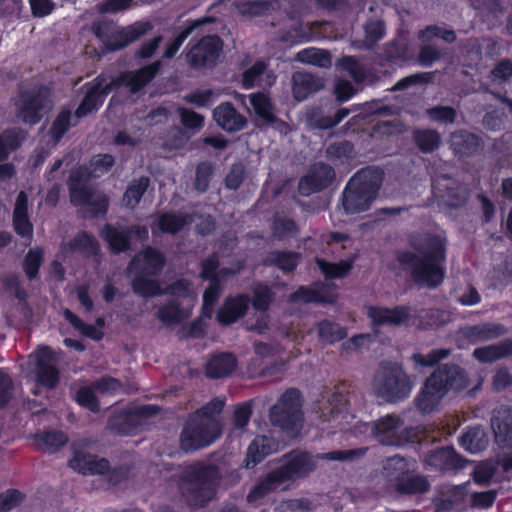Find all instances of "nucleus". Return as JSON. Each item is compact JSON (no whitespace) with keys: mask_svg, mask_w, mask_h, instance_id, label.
I'll return each instance as SVG.
<instances>
[{"mask_svg":"<svg viewBox=\"0 0 512 512\" xmlns=\"http://www.w3.org/2000/svg\"><path fill=\"white\" fill-rule=\"evenodd\" d=\"M216 471L213 467L195 464L182 473L179 488L187 503L198 507L204 505L214 493Z\"/></svg>","mask_w":512,"mask_h":512,"instance_id":"obj_6","label":"nucleus"},{"mask_svg":"<svg viewBox=\"0 0 512 512\" xmlns=\"http://www.w3.org/2000/svg\"><path fill=\"white\" fill-rule=\"evenodd\" d=\"M237 361L230 353L214 355L207 364L206 373L209 377L220 378L229 375L236 367Z\"/></svg>","mask_w":512,"mask_h":512,"instance_id":"obj_36","label":"nucleus"},{"mask_svg":"<svg viewBox=\"0 0 512 512\" xmlns=\"http://www.w3.org/2000/svg\"><path fill=\"white\" fill-rule=\"evenodd\" d=\"M322 87L323 82L311 74L297 72L293 75V94L298 101L306 99L308 95Z\"/></svg>","mask_w":512,"mask_h":512,"instance_id":"obj_34","label":"nucleus"},{"mask_svg":"<svg viewBox=\"0 0 512 512\" xmlns=\"http://www.w3.org/2000/svg\"><path fill=\"white\" fill-rule=\"evenodd\" d=\"M113 163L112 156L97 155L92 158L89 168L74 172L69 182L71 201L94 215L104 213L108 208V199L103 193L93 190L89 180L108 172Z\"/></svg>","mask_w":512,"mask_h":512,"instance_id":"obj_3","label":"nucleus"},{"mask_svg":"<svg viewBox=\"0 0 512 512\" xmlns=\"http://www.w3.org/2000/svg\"><path fill=\"white\" fill-rule=\"evenodd\" d=\"M72 116L69 110H63L58 115L51 128L52 136L58 140L62 135L69 129L71 125L75 123L71 122Z\"/></svg>","mask_w":512,"mask_h":512,"instance_id":"obj_59","label":"nucleus"},{"mask_svg":"<svg viewBox=\"0 0 512 512\" xmlns=\"http://www.w3.org/2000/svg\"><path fill=\"white\" fill-rule=\"evenodd\" d=\"M213 118L222 129L229 132L239 131L246 124L245 118L229 103H223L216 107L213 111Z\"/></svg>","mask_w":512,"mask_h":512,"instance_id":"obj_28","label":"nucleus"},{"mask_svg":"<svg viewBox=\"0 0 512 512\" xmlns=\"http://www.w3.org/2000/svg\"><path fill=\"white\" fill-rule=\"evenodd\" d=\"M449 355L448 349H435L424 355L416 353L412 356L413 361L418 367H430L445 359Z\"/></svg>","mask_w":512,"mask_h":512,"instance_id":"obj_54","label":"nucleus"},{"mask_svg":"<svg viewBox=\"0 0 512 512\" xmlns=\"http://www.w3.org/2000/svg\"><path fill=\"white\" fill-rule=\"evenodd\" d=\"M131 233L139 240H145L148 237V229L146 227L136 226L129 232L111 225L105 226L102 236L108 242L111 250L117 253L124 251L128 247V238Z\"/></svg>","mask_w":512,"mask_h":512,"instance_id":"obj_23","label":"nucleus"},{"mask_svg":"<svg viewBox=\"0 0 512 512\" xmlns=\"http://www.w3.org/2000/svg\"><path fill=\"white\" fill-rule=\"evenodd\" d=\"M271 262H274L280 269L291 271L298 263V255L295 253H276L272 255Z\"/></svg>","mask_w":512,"mask_h":512,"instance_id":"obj_63","label":"nucleus"},{"mask_svg":"<svg viewBox=\"0 0 512 512\" xmlns=\"http://www.w3.org/2000/svg\"><path fill=\"white\" fill-rule=\"evenodd\" d=\"M450 142L455 152L460 154L476 152L480 146L479 139L465 131L453 133Z\"/></svg>","mask_w":512,"mask_h":512,"instance_id":"obj_40","label":"nucleus"},{"mask_svg":"<svg viewBox=\"0 0 512 512\" xmlns=\"http://www.w3.org/2000/svg\"><path fill=\"white\" fill-rule=\"evenodd\" d=\"M445 246L444 237L432 236L419 250V255L406 253L401 255L400 261L410 268L416 282L435 287L444 278Z\"/></svg>","mask_w":512,"mask_h":512,"instance_id":"obj_4","label":"nucleus"},{"mask_svg":"<svg viewBox=\"0 0 512 512\" xmlns=\"http://www.w3.org/2000/svg\"><path fill=\"white\" fill-rule=\"evenodd\" d=\"M382 182V173L377 169H364L348 182L343 193V208L348 214L367 210L376 198Z\"/></svg>","mask_w":512,"mask_h":512,"instance_id":"obj_5","label":"nucleus"},{"mask_svg":"<svg viewBox=\"0 0 512 512\" xmlns=\"http://www.w3.org/2000/svg\"><path fill=\"white\" fill-rule=\"evenodd\" d=\"M512 75V62L509 60L501 61L491 72L492 81L502 83Z\"/></svg>","mask_w":512,"mask_h":512,"instance_id":"obj_64","label":"nucleus"},{"mask_svg":"<svg viewBox=\"0 0 512 512\" xmlns=\"http://www.w3.org/2000/svg\"><path fill=\"white\" fill-rule=\"evenodd\" d=\"M437 38H441L446 42H453L455 40V34L452 30H442L436 26L427 27L420 34L423 47L419 59L423 65H431L439 57V52L430 46V43Z\"/></svg>","mask_w":512,"mask_h":512,"instance_id":"obj_22","label":"nucleus"},{"mask_svg":"<svg viewBox=\"0 0 512 512\" xmlns=\"http://www.w3.org/2000/svg\"><path fill=\"white\" fill-rule=\"evenodd\" d=\"M89 442L79 440L72 445L73 457L69 461V466L82 474H103L108 468V461L103 458H97L89 452Z\"/></svg>","mask_w":512,"mask_h":512,"instance_id":"obj_16","label":"nucleus"},{"mask_svg":"<svg viewBox=\"0 0 512 512\" xmlns=\"http://www.w3.org/2000/svg\"><path fill=\"white\" fill-rule=\"evenodd\" d=\"M384 35V25L381 21H371L365 26V42L368 46L373 45Z\"/></svg>","mask_w":512,"mask_h":512,"instance_id":"obj_62","label":"nucleus"},{"mask_svg":"<svg viewBox=\"0 0 512 512\" xmlns=\"http://www.w3.org/2000/svg\"><path fill=\"white\" fill-rule=\"evenodd\" d=\"M460 445L470 453H477L487 447L488 436L482 428L473 427L461 436Z\"/></svg>","mask_w":512,"mask_h":512,"instance_id":"obj_37","label":"nucleus"},{"mask_svg":"<svg viewBox=\"0 0 512 512\" xmlns=\"http://www.w3.org/2000/svg\"><path fill=\"white\" fill-rule=\"evenodd\" d=\"M319 269L325 275L326 278L334 279L341 278L348 274L351 269V263L349 261H340L339 263H329L324 260H317Z\"/></svg>","mask_w":512,"mask_h":512,"instance_id":"obj_51","label":"nucleus"},{"mask_svg":"<svg viewBox=\"0 0 512 512\" xmlns=\"http://www.w3.org/2000/svg\"><path fill=\"white\" fill-rule=\"evenodd\" d=\"M247 296L227 298L217 313V319L222 324H231L242 317L248 308Z\"/></svg>","mask_w":512,"mask_h":512,"instance_id":"obj_29","label":"nucleus"},{"mask_svg":"<svg viewBox=\"0 0 512 512\" xmlns=\"http://www.w3.org/2000/svg\"><path fill=\"white\" fill-rule=\"evenodd\" d=\"M393 488L406 494L422 493L427 490L428 483L423 477L411 476L407 473L404 478L393 486Z\"/></svg>","mask_w":512,"mask_h":512,"instance_id":"obj_44","label":"nucleus"},{"mask_svg":"<svg viewBox=\"0 0 512 512\" xmlns=\"http://www.w3.org/2000/svg\"><path fill=\"white\" fill-rule=\"evenodd\" d=\"M318 335L323 342L333 343L343 339L347 335V332L337 324L323 321L318 325Z\"/></svg>","mask_w":512,"mask_h":512,"instance_id":"obj_50","label":"nucleus"},{"mask_svg":"<svg viewBox=\"0 0 512 512\" xmlns=\"http://www.w3.org/2000/svg\"><path fill=\"white\" fill-rule=\"evenodd\" d=\"M512 355V340L478 347L473 351V357L481 363H491Z\"/></svg>","mask_w":512,"mask_h":512,"instance_id":"obj_32","label":"nucleus"},{"mask_svg":"<svg viewBox=\"0 0 512 512\" xmlns=\"http://www.w3.org/2000/svg\"><path fill=\"white\" fill-rule=\"evenodd\" d=\"M427 464L441 470L461 469L465 466L463 460L453 448H442L432 452L426 460Z\"/></svg>","mask_w":512,"mask_h":512,"instance_id":"obj_31","label":"nucleus"},{"mask_svg":"<svg viewBox=\"0 0 512 512\" xmlns=\"http://www.w3.org/2000/svg\"><path fill=\"white\" fill-rule=\"evenodd\" d=\"M35 439L38 448L49 453L57 451L68 440L63 432H44L37 434Z\"/></svg>","mask_w":512,"mask_h":512,"instance_id":"obj_42","label":"nucleus"},{"mask_svg":"<svg viewBox=\"0 0 512 512\" xmlns=\"http://www.w3.org/2000/svg\"><path fill=\"white\" fill-rule=\"evenodd\" d=\"M277 450L276 443L269 437L258 436L249 445L246 467H251L263 460L264 457Z\"/></svg>","mask_w":512,"mask_h":512,"instance_id":"obj_33","label":"nucleus"},{"mask_svg":"<svg viewBox=\"0 0 512 512\" xmlns=\"http://www.w3.org/2000/svg\"><path fill=\"white\" fill-rule=\"evenodd\" d=\"M497 497L496 490H487L483 492H474L469 496V504L472 508L488 509L490 508Z\"/></svg>","mask_w":512,"mask_h":512,"instance_id":"obj_55","label":"nucleus"},{"mask_svg":"<svg viewBox=\"0 0 512 512\" xmlns=\"http://www.w3.org/2000/svg\"><path fill=\"white\" fill-rule=\"evenodd\" d=\"M506 333V328L497 323H482L468 326L460 331V336L469 343L474 344L496 339Z\"/></svg>","mask_w":512,"mask_h":512,"instance_id":"obj_25","label":"nucleus"},{"mask_svg":"<svg viewBox=\"0 0 512 512\" xmlns=\"http://www.w3.org/2000/svg\"><path fill=\"white\" fill-rule=\"evenodd\" d=\"M169 293L179 299L181 298L182 301L178 305L172 303L162 307L158 312V317L164 324L173 325L189 317L196 301L197 293L184 280L174 283L169 288Z\"/></svg>","mask_w":512,"mask_h":512,"instance_id":"obj_12","label":"nucleus"},{"mask_svg":"<svg viewBox=\"0 0 512 512\" xmlns=\"http://www.w3.org/2000/svg\"><path fill=\"white\" fill-rule=\"evenodd\" d=\"M334 178V171L330 166L319 163L315 164L308 175L304 176L299 183L300 192L308 195L325 187Z\"/></svg>","mask_w":512,"mask_h":512,"instance_id":"obj_24","label":"nucleus"},{"mask_svg":"<svg viewBox=\"0 0 512 512\" xmlns=\"http://www.w3.org/2000/svg\"><path fill=\"white\" fill-rule=\"evenodd\" d=\"M402 426L403 422L399 417L387 415L373 424L361 423L359 429L361 431L370 430L372 436L382 444L399 446L404 441L400 436Z\"/></svg>","mask_w":512,"mask_h":512,"instance_id":"obj_17","label":"nucleus"},{"mask_svg":"<svg viewBox=\"0 0 512 512\" xmlns=\"http://www.w3.org/2000/svg\"><path fill=\"white\" fill-rule=\"evenodd\" d=\"M296 59L299 62L312 64L319 67H328L331 64L329 54L324 50L316 48H308L298 52Z\"/></svg>","mask_w":512,"mask_h":512,"instance_id":"obj_45","label":"nucleus"},{"mask_svg":"<svg viewBox=\"0 0 512 512\" xmlns=\"http://www.w3.org/2000/svg\"><path fill=\"white\" fill-rule=\"evenodd\" d=\"M270 418L274 425L285 430L290 436H296L303 421L299 392L295 389L287 390L271 408Z\"/></svg>","mask_w":512,"mask_h":512,"instance_id":"obj_10","label":"nucleus"},{"mask_svg":"<svg viewBox=\"0 0 512 512\" xmlns=\"http://www.w3.org/2000/svg\"><path fill=\"white\" fill-rule=\"evenodd\" d=\"M499 462L496 464L492 460L479 462L472 471V478L476 484L487 485L496 476Z\"/></svg>","mask_w":512,"mask_h":512,"instance_id":"obj_43","label":"nucleus"},{"mask_svg":"<svg viewBox=\"0 0 512 512\" xmlns=\"http://www.w3.org/2000/svg\"><path fill=\"white\" fill-rule=\"evenodd\" d=\"M411 467L408 461L399 456H394L385 462L383 473L393 487L397 482L409 473Z\"/></svg>","mask_w":512,"mask_h":512,"instance_id":"obj_38","label":"nucleus"},{"mask_svg":"<svg viewBox=\"0 0 512 512\" xmlns=\"http://www.w3.org/2000/svg\"><path fill=\"white\" fill-rule=\"evenodd\" d=\"M28 199L24 192H20L16 198L13 211V226L17 234L31 238L32 224L28 217Z\"/></svg>","mask_w":512,"mask_h":512,"instance_id":"obj_30","label":"nucleus"},{"mask_svg":"<svg viewBox=\"0 0 512 512\" xmlns=\"http://www.w3.org/2000/svg\"><path fill=\"white\" fill-rule=\"evenodd\" d=\"M95 392V387H82L77 393V402L90 411L97 412L99 410V406Z\"/></svg>","mask_w":512,"mask_h":512,"instance_id":"obj_58","label":"nucleus"},{"mask_svg":"<svg viewBox=\"0 0 512 512\" xmlns=\"http://www.w3.org/2000/svg\"><path fill=\"white\" fill-rule=\"evenodd\" d=\"M160 68V62H154L145 66L138 71L128 72L120 75L117 79L109 80L101 75L97 77L93 84L89 86L86 96L76 110L74 118L79 119L88 113L97 110L103 103L105 96L113 87H125L130 92L136 93L140 91L147 83H149Z\"/></svg>","mask_w":512,"mask_h":512,"instance_id":"obj_2","label":"nucleus"},{"mask_svg":"<svg viewBox=\"0 0 512 512\" xmlns=\"http://www.w3.org/2000/svg\"><path fill=\"white\" fill-rule=\"evenodd\" d=\"M335 299L334 294L324 295L323 292L318 290H311L305 287L299 288L292 296L293 302H325L331 303Z\"/></svg>","mask_w":512,"mask_h":512,"instance_id":"obj_49","label":"nucleus"},{"mask_svg":"<svg viewBox=\"0 0 512 512\" xmlns=\"http://www.w3.org/2000/svg\"><path fill=\"white\" fill-rule=\"evenodd\" d=\"M63 250L69 249L71 252H79L86 256L96 255L99 247L97 241L85 232L75 236L72 242L64 245Z\"/></svg>","mask_w":512,"mask_h":512,"instance_id":"obj_41","label":"nucleus"},{"mask_svg":"<svg viewBox=\"0 0 512 512\" xmlns=\"http://www.w3.org/2000/svg\"><path fill=\"white\" fill-rule=\"evenodd\" d=\"M222 426L217 419L202 420L193 416L186 424L181 435V446L190 451L213 443L221 434Z\"/></svg>","mask_w":512,"mask_h":512,"instance_id":"obj_11","label":"nucleus"},{"mask_svg":"<svg viewBox=\"0 0 512 512\" xmlns=\"http://www.w3.org/2000/svg\"><path fill=\"white\" fill-rule=\"evenodd\" d=\"M35 363L36 380L42 386L53 388L58 382L57 357L48 347H40L30 356Z\"/></svg>","mask_w":512,"mask_h":512,"instance_id":"obj_19","label":"nucleus"},{"mask_svg":"<svg viewBox=\"0 0 512 512\" xmlns=\"http://www.w3.org/2000/svg\"><path fill=\"white\" fill-rule=\"evenodd\" d=\"M415 141L423 152H431L438 148L440 137L433 130H419L414 133Z\"/></svg>","mask_w":512,"mask_h":512,"instance_id":"obj_52","label":"nucleus"},{"mask_svg":"<svg viewBox=\"0 0 512 512\" xmlns=\"http://www.w3.org/2000/svg\"><path fill=\"white\" fill-rule=\"evenodd\" d=\"M163 265L164 257L159 251L147 248L139 253L130 265V273L134 276V291L143 296L159 294L161 289L150 276L157 274Z\"/></svg>","mask_w":512,"mask_h":512,"instance_id":"obj_7","label":"nucleus"},{"mask_svg":"<svg viewBox=\"0 0 512 512\" xmlns=\"http://www.w3.org/2000/svg\"><path fill=\"white\" fill-rule=\"evenodd\" d=\"M492 429L500 447H512V410H498L492 418Z\"/></svg>","mask_w":512,"mask_h":512,"instance_id":"obj_27","label":"nucleus"},{"mask_svg":"<svg viewBox=\"0 0 512 512\" xmlns=\"http://www.w3.org/2000/svg\"><path fill=\"white\" fill-rule=\"evenodd\" d=\"M188 223L187 217L166 213L158 217V229L160 232L176 233Z\"/></svg>","mask_w":512,"mask_h":512,"instance_id":"obj_48","label":"nucleus"},{"mask_svg":"<svg viewBox=\"0 0 512 512\" xmlns=\"http://www.w3.org/2000/svg\"><path fill=\"white\" fill-rule=\"evenodd\" d=\"M218 265V260L215 256L208 258L203 263L202 277L210 279V286L205 290L203 295V314L210 318L213 311V305L220 294V282L227 276L238 272L241 266L237 264L233 269L222 268L219 272H215Z\"/></svg>","mask_w":512,"mask_h":512,"instance_id":"obj_15","label":"nucleus"},{"mask_svg":"<svg viewBox=\"0 0 512 512\" xmlns=\"http://www.w3.org/2000/svg\"><path fill=\"white\" fill-rule=\"evenodd\" d=\"M265 69V64L261 61L256 62L251 68L247 69L242 78V84L245 89H250L256 84L262 85L261 75Z\"/></svg>","mask_w":512,"mask_h":512,"instance_id":"obj_56","label":"nucleus"},{"mask_svg":"<svg viewBox=\"0 0 512 512\" xmlns=\"http://www.w3.org/2000/svg\"><path fill=\"white\" fill-rule=\"evenodd\" d=\"M205 21H196L177 34L166 46L164 57L172 58L182 46L186 38L193 33Z\"/></svg>","mask_w":512,"mask_h":512,"instance_id":"obj_53","label":"nucleus"},{"mask_svg":"<svg viewBox=\"0 0 512 512\" xmlns=\"http://www.w3.org/2000/svg\"><path fill=\"white\" fill-rule=\"evenodd\" d=\"M149 185L148 178L142 177L137 181L133 182L124 194L123 201L129 208H134L139 203L143 193L146 191Z\"/></svg>","mask_w":512,"mask_h":512,"instance_id":"obj_47","label":"nucleus"},{"mask_svg":"<svg viewBox=\"0 0 512 512\" xmlns=\"http://www.w3.org/2000/svg\"><path fill=\"white\" fill-rule=\"evenodd\" d=\"M22 500L23 496L19 491L7 490L0 494V512H6L17 507Z\"/></svg>","mask_w":512,"mask_h":512,"instance_id":"obj_60","label":"nucleus"},{"mask_svg":"<svg viewBox=\"0 0 512 512\" xmlns=\"http://www.w3.org/2000/svg\"><path fill=\"white\" fill-rule=\"evenodd\" d=\"M412 388V380L397 364L383 366L377 372L373 382L374 393L387 402H396L407 398Z\"/></svg>","mask_w":512,"mask_h":512,"instance_id":"obj_8","label":"nucleus"},{"mask_svg":"<svg viewBox=\"0 0 512 512\" xmlns=\"http://www.w3.org/2000/svg\"><path fill=\"white\" fill-rule=\"evenodd\" d=\"M441 379V373H433L414 398V404L421 413H432L439 408L446 395V388L441 385Z\"/></svg>","mask_w":512,"mask_h":512,"instance_id":"obj_18","label":"nucleus"},{"mask_svg":"<svg viewBox=\"0 0 512 512\" xmlns=\"http://www.w3.org/2000/svg\"><path fill=\"white\" fill-rule=\"evenodd\" d=\"M250 103L255 113L264 121L273 122L275 117L273 108L268 97L262 93L250 95Z\"/></svg>","mask_w":512,"mask_h":512,"instance_id":"obj_46","label":"nucleus"},{"mask_svg":"<svg viewBox=\"0 0 512 512\" xmlns=\"http://www.w3.org/2000/svg\"><path fill=\"white\" fill-rule=\"evenodd\" d=\"M225 401V397H216L207 405L198 410L194 416L204 421L210 418L216 419V416L222 411L225 405Z\"/></svg>","mask_w":512,"mask_h":512,"instance_id":"obj_57","label":"nucleus"},{"mask_svg":"<svg viewBox=\"0 0 512 512\" xmlns=\"http://www.w3.org/2000/svg\"><path fill=\"white\" fill-rule=\"evenodd\" d=\"M42 261V252L40 250H30L25 257L24 270L26 275L32 279L37 275L38 268Z\"/></svg>","mask_w":512,"mask_h":512,"instance_id":"obj_61","label":"nucleus"},{"mask_svg":"<svg viewBox=\"0 0 512 512\" xmlns=\"http://www.w3.org/2000/svg\"><path fill=\"white\" fill-rule=\"evenodd\" d=\"M434 373H441V385L445 386L446 393L450 390L461 391L469 385L467 374L457 366H445Z\"/></svg>","mask_w":512,"mask_h":512,"instance_id":"obj_35","label":"nucleus"},{"mask_svg":"<svg viewBox=\"0 0 512 512\" xmlns=\"http://www.w3.org/2000/svg\"><path fill=\"white\" fill-rule=\"evenodd\" d=\"M152 29L146 21H138L126 27H118L112 23H98L94 30L96 37L103 43L106 50L121 49L138 40Z\"/></svg>","mask_w":512,"mask_h":512,"instance_id":"obj_9","label":"nucleus"},{"mask_svg":"<svg viewBox=\"0 0 512 512\" xmlns=\"http://www.w3.org/2000/svg\"><path fill=\"white\" fill-rule=\"evenodd\" d=\"M346 399L342 393H329L318 400L313 406L315 418L323 423L327 422V428L344 429L348 414L344 413ZM326 429V426H322Z\"/></svg>","mask_w":512,"mask_h":512,"instance_id":"obj_14","label":"nucleus"},{"mask_svg":"<svg viewBox=\"0 0 512 512\" xmlns=\"http://www.w3.org/2000/svg\"><path fill=\"white\" fill-rule=\"evenodd\" d=\"M222 48L221 40L217 36L202 38L190 48L187 54L189 63L193 67H203L215 62Z\"/></svg>","mask_w":512,"mask_h":512,"instance_id":"obj_20","label":"nucleus"},{"mask_svg":"<svg viewBox=\"0 0 512 512\" xmlns=\"http://www.w3.org/2000/svg\"><path fill=\"white\" fill-rule=\"evenodd\" d=\"M24 138V134L21 131H7L2 136H0V179H8L11 178L14 174V168L11 164L2 162L8 158L9 152L11 150L16 149L22 139Z\"/></svg>","mask_w":512,"mask_h":512,"instance_id":"obj_26","label":"nucleus"},{"mask_svg":"<svg viewBox=\"0 0 512 512\" xmlns=\"http://www.w3.org/2000/svg\"><path fill=\"white\" fill-rule=\"evenodd\" d=\"M64 318L83 336L89 337L93 340H100L103 337L101 327L104 325V320L99 318L97 324L99 327L85 324L80 318L73 314L70 310L63 311Z\"/></svg>","mask_w":512,"mask_h":512,"instance_id":"obj_39","label":"nucleus"},{"mask_svg":"<svg viewBox=\"0 0 512 512\" xmlns=\"http://www.w3.org/2000/svg\"><path fill=\"white\" fill-rule=\"evenodd\" d=\"M365 449H350L333 451L317 456L307 452L294 451L284 457L282 464L260 481L248 495V501L257 505L269 492L276 489H285L289 483L311 473L317 464V459L331 461L354 460L364 455Z\"/></svg>","mask_w":512,"mask_h":512,"instance_id":"obj_1","label":"nucleus"},{"mask_svg":"<svg viewBox=\"0 0 512 512\" xmlns=\"http://www.w3.org/2000/svg\"><path fill=\"white\" fill-rule=\"evenodd\" d=\"M366 313L374 327L382 325L397 326L411 323L410 312L404 307L389 309L380 306H369L366 309Z\"/></svg>","mask_w":512,"mask_h":512,"instance_id":"obj_21","label":"nucleus"},{"mask_svg":"<svg viewBox=\"0 0 512 512\" xmlns=\"http://www.w3.org/2000/svg\"><path fill=\"white\" fill-rule=\"evenodd\" d=\"M18 117L25 123L36 124L52 107L50 90L40 88L37 91L24 92L16 102Z\"/></svg>","mask_w":512,"mask_h":512,"instance_id":"obj_13","label":"nucleus"}]
</instances>
